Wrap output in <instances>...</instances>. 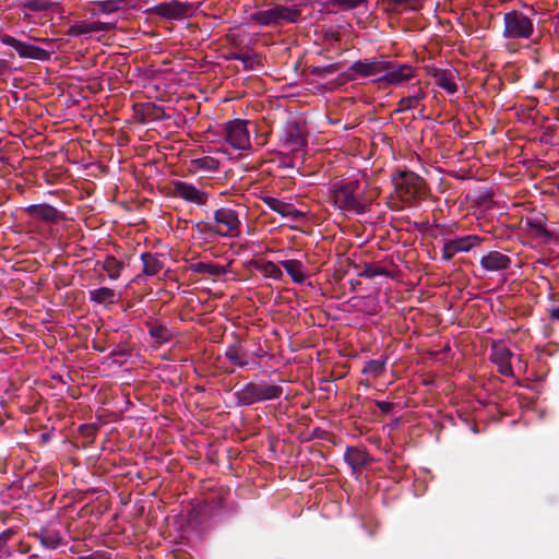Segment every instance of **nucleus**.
Instances as JSON below:
<instances>
[{
	"instance_id": "de8ad7c7",
	"label": "nucleus",
	"mask_w": 559,
	"mask_h": 559,
	"mask_svg": "<svg viewBox=\"0 0 559 559\" xmlns=\"http://www.w3.org/2000/svg\"><path fill=\"white\" fill-rule=\"evenodd\" d=\"M37 41H40L47 46H50L53 44V39L52 38H36Z\"/></svg>"
},
{
	"instance_id": "f3484780",
	"label": "nucleus",
	"mask_w": 559,
	"mask_h": 559,
	"mask_svg": "<svg viewBox=\"0 0 559 559\" xmlns=\"http://www.w3.org/2000/svg\"><path fill=\"white\" fill-rule=\"evenodd\" d=\"M480 265L487 272H500L510 267L511 259L500 251H489L481 257Z\"/></svg>"
},
{
	"instance_id": "f03ea898",
	"label": "nucleus",
	"mask_w": 559,
	"mask_h": 559,
	"mask_svg": "<svg viewBox=\"0 0 559 559\" xmlns=\"http://www.w3.org/2000/svg\"><path fill=\"white\" fill-rule=\"evenodd\" d=\"M396 195L403 202H413L418 199H425L427 188L425 180L417 174L409 170H399L392 176Z\"/></svg>"
},
{
	"instance_id": "ea45409f",
	"label": "nucleus",
	"mask_w": 559,
	"mask_h": 559,
	"mask_svg": "<svg viewBox=\"0 0 559 559\" xmlns=\"http://www.w3.org/2000/svg\"><path fill=\"white\" fill-rule=\"evenodd\" d=\"M0 41L3 45L12 47L16 51V47H19L21 40L16 39L15 37H13L11 35L3 34V35H0Z\"/></svg>"
},
{
	"instance_id": "5701e85b",
	"label": "nucleus",
	"mask_w": 559,
	"mask_h": 559,
	"mask_svg": "<svg viewBox=\"0 0 559 559\" xmlns=\"http://www.w3.org/2000/svg\"><path fill=\"white\" fill-rule=\"evenodd\" d=\"M219 168V160L212 156H202L192 158L189 162L188 170L190 174L215 173Z\"/></svg>"
},
{
	"instance_id": "1a4fd4ad",
	"label": "nucleus",
	"mask_w": 559,
	"mask_h": 559,
	"mask_svg": "<svg viewBox=\"0 0 559 559\" xmlns=\"http://www.w3.org/2000/svg\"><path fill=\"white\" fill-rule=\"evenodd\" d=\"M173 195L199 206L205 205L209 200V193L197 188L194 185L186 181L173 182Z\"/></svg>"
},
{
	"instance_id": "a18cd8bd",
	"label": "nucleus",
	"mask_w": 559,
	"mask_h": 559,
	"mask_svg": "<svg viewBox=\"0 0 559 559\" xmlns=\"http://www.w3.org/2000/svg\"><path fill=\"white\" fill-rule=\"evenodd\" d=\"M241 53H238V52H229L227 56H226V59L227 60H239L241 57H240Z\"/></svg>"
},
{
	"instance_id": "f257e3e1",
	"label": "nucleus",
	"mask_w": 559,
	"mask_h": 559,
	"mask_svg": "<svg viewBox=\"0 0 559 559\" xmlns=\"http://www.w3.org/2000/svg\"><path fill=\"white\" fill-rule=\"evenodd\" d=\"M365 187L357 179L334 182L330 188L333 204L347 214H362L368 207Z\"/></svg>"
},
{
	"instance_id": "aec40b11",
	"label": "nucleus",
	"mask_w": 559,
	"mask_h": 559,
	"mask_svg": "<svg viewBox=\"0 0 559 559\" xmlns=\"http://www.w3.org/2000/svg\"><path fill=\"white\" fill-rule=\"evenodd\" d=\"M115 28L112 23L102 21H81L70 27V34L73 36L86 35L92 33L108 32Z\"/></svg>"
},
{
	"instance_id": "e433bc0d",
	"label": "nucleus",
	"mask_w": 559,
	"mask_h": 559,
	"mask_svg": "<svg viewBox=\"0 0 559 559\" xmlns=\"http://www.w3.org/2000/svg\"><path fill=\"white\" fill-rule=\"evenodd\" d=\"M239 61L242 62L245 70H253L259 66V60L255 53L253 52H245L240 55Z\"/></svg>"
},
{
	"instance_id": "37998d69",
	"label": "nucleus",
	"mask_w": 559,
	"mask_h": 559,
	"mask_svg": "<svg viewBox=\"0 0 559 559\" xmlns=\"http://www.w3.org/2000/svg\"><path fill=\"white\" fill-rule=\"evenodd\" d=\"M382 273H383V271L379 266H368L365 270V275L368 276V277H374V276L380 275Z\"/></svg>"
},
{
	"instance_id": "4c0bfd02",
	"label": "nucleus",
	"mask_w": 559,
	"mask_h": 559,
	"mask_svg": "<svg viewBox=\"0 0 559 559\" xmlns=\"http://www.w3.org/2000/svg\"><path fill=\"white\" fill-rule=\"evenodd\" d=\"M340 69L338 64L331 63L328 66H314L311 67V73L316 75H328L333 74Z\"/></svg>"
},
{
	"instance_id": "7ed1b4c3",
	"label": "nucleus",
	"mask_w": 559,
	"mask_h": 559,
	"mask_svg": "<svg viewBox=\"0 0 559 559\" xmlns=\"http://www.w3.org/2000/svg\"><path fill=\"white\" fill-rule=\"evenodd\" d=\"M533 19L519 10H511L503 15L502 37L508 41L530 39L534 34Z\"/></svg>"
},
{
	"instance_id": "f8f14e48",
	"label": "nucleus",
	"mask_w": 559,
	"mask_h": 559,
	"mask_svg": "<svg viewBox=\"0 0 559 559\" xmlns=\"http://www.w3.org/2000/svg\"><path fill=\"white\" fill-rule=\"evenodd\" d=\"M513 353L502 342H493L491 345L490 360L498 366V371L504 377H513L511 359Z\"/></svg>"
},
{
	"instance_id": "a19ab883",
	"label": "nucleus",
	"mask_w": 559,
	"mask_h": 559,
	"mask_svg": "<svg viewBox=\"0 0 559 559\" xmlns=\"http://www.w3.org/2000/svg\"><path fill=\"white\" fill-rule=\"evenodd\" d=\"M376 405L382 413L385 414L390 413L393 408V403L388 401H376Z\"/></svg>"
},
{
	"instance_id": "4be33fe9",
	"label": "nucleus",
	"mask_w": 559,
	"mask_h": 559,
	"mask_svg": "<svg viewBox=\"0 0 559 559\" xmlns=\"http://www.w3.org/2000/svg\"><path fill=\"white\" fill-rule=\"evenodd\" d=\"M16 52L20 58L34 59V60H39V61L49 60L51 53H53V51H48L38 46L27 44L24 41H20L19 47H16Z\"/></svg>"
},
{
	"instance_id": "f704fd0d",
	"label": "nucleus",
	"mask_w": 559,
	"mask_h": 559,
	"mask_svg": "<svg viewBox=\"0 0 559 559\" xmlns=\"http://www.w3.org/2000/svg\"><path fill=\"white\" fill-rule=\"evenodd\" d=\"M124 0H106L96 2L97 10L103 14H110L120 9Z\"/></svg>"
},
{
	"instance_id": "a211bd4d",
	"label": "nucleus",
	"mask_w": 559,
	"mask_h": 559,
	"mask_svg": "<svg viewBox=\"0 0 559 559\" xmlns=\"http://www.w3.org/2000/svg\"><path fill=\"white\" fill-rule=\"evenodd\" d=\"M263 202L269 209L290 221H298L304 216L302 212L298 211L292 203L284 202L277 198L264 197Z\"/></svg>"
},
{
	"instance_id": "09e8293b",
	"label": "nucleus",
	"mask_w": 559,
	"mask_h": 559,
	"mask_svg": "<svg viewBox=\"0 0 559 559\" xmlns=\"http://www.w3.org/2000/svg\"><path fill=\"white\" fill-rule=\"evenodd\" d=\"M7 62L3 59H0V75L5 71Z\"/></svg>"
},
{
	"instance_id": "b1692460",
	"label": "nucleus",
	"mask_w": 559,
	"mask_h": 559,
	"mask_svg": "<svg viewBox=\"0 0 559 559\" xmlns=\"http://www.w3.org/2000/svg\"><path fill=\"white\" fill-rule=\"evenodd\" d=\"M280 264L285 269L294 283L302 284L307 280L308 272L301 261L288 259L281 261Z\"/></svg>"
},
{
	"instance_id": "423d86ee",
	"label": "nucleus",
	"mask_w": 559,
	"mask_h": 559,
	"mask_svg": "<svg viewBox=\"0 0 559 559\" xmlns=\"http://www.w3.org/2000/svg\"><path fill=\"white\" fill-rule=\"evenodd\" d=\"M283 389L276 384L266 382H249L238 392V400L243 405H251L258 402L278 399Z\"/></svg>"
},
{
	"instance_id": "393cba45",
	"label": "nucleus",
	"mask_w": 559,
	"mask_h": 559,
	"mask_svg": "<svg viewBox=\"0 0 559 559\" xmlns=\"http://www.w3.org/2000/svg\"><path fill=\"white\" fill-rule=\"evenodd\" d=\"M34 536L47 549H56L63 543L60 532L51 527H44L38 533H35Z\"/></svg>"
},
{
	"instance_id": "c9c22d12",
	"label": "nucleus",
	"mask_w": 559,
	"mask_h": 559,
	"mask_svg": "<svg viewBox=\"0 0 559 559\" xmlns=\"http://www.w3.org/2000/svg\"><path fill=\"white\" fill-rule=\"evenodd\" d=\"M369 0H330V5L340 8L348 11L354 10L362 4H366Z\"/></svg>"
},
{
	"instance_id": "9b49d317",
	"label": "nucleus",
	"mask_w": 559,
	"mask_h": 559,
	"mask_svg": "<svg viewBox=\"0 0 559 559\" xmlns=\"http://www.w3.org/2000/svg\"><path fill=\"white\" fill-rule=\"evenodd\" d=\"M154 12L159 17L166 20H181L189 15L192 10V4L189 2H180L173 0L169 2H162L154 7Z\"/></svg>"
},
{
	"instance_id": "cd10ccee",
	"label": "nucleus",
	"mask_w": 559,
	"mask_h": 559,
	"mask_svg": "<svg viewBox=\"0 0 559 559\" xmlns=\"http://www.w3.org/2000/svg\"><path fill=\"white\" fill-rule=\"evenodd\" d=\"M141 261L143 264V274L146 276H155L164 267V263L160 260V255L155 254V253H150V252L142 253Z\"/></svg>"
},
{
	"instance_id": "412c9836",
	"label": "nucleus",
	"mask_w": 559,
	"mask_h": 559,
	"mask_svg": "<svg viewBox=\"0 0 559 559\" xmlns=\"http://www.w3.org/2000/svg\"><path fill=\"white\" fill-rule=\"evenodd\" d=\"M412 93L402 97L397 104V111H407L420 107L421 102L426 98L425 91L419 84L412 86Z\"/></svg>"
},
{
	"instance_id": "7c9ffc66",
	"label": "nucleus",
	"mask_w": 559,
	"mask_h": 559,
	"mask_svg": "<svg viewBox=\"0 0 559 559\" xmlns=\"http://www.w3.org/2000/svg\"><path fill=\"white\" fill-rule=\"evenodd\" d=\"M546 218L544 216H537L534 218H527L526 224L528 226V230L537 238L547 239L550 234L545 227Z\"/></svg>"
},
{
	"instance_id": "dca6fc26",
	"label": "nucleus",
	"mask_w": 559,
	"mask_h": 559,
	"mask_svg": "<svg viewBox=\"0 0 559 559\" xmlns=\"http://www.w3.org/2000/svg\"><path fill=\"white\" fill-rule=\"evenodd\" d=\"M282 142L283 146L294 155L300 153L307 144L305 134L296 124L286 129Z\"/></svg>"
},
{
	"instance_id": "2eb2a0df",
	"label": "nucleus",
	"mask_w": 559,
	"mask_h": 559,
	"mask_svg": "<svg viewBox=\"0 0 559 559\" xmlns=\"http://www.w3.org/2000/svg\"><path fill=\"white\" fill-rule=\"evenodd\" d=\"M388 68V61L377 58L364 59L354 62L349 67V71L361 78L376 76L381 73L384 74V70Z\"/></svg>"
},
{
	"instance_id": "58836bf2",
	"label": "nucleus",
	"mask_w": 559,
	"mask_h": 559,
	"mask_svg": "<svg viewBox=\"0 0 559 559\" xmlns=\"http://www.w3.org/2000/svg\"><path fill=\"white\" fill-rule=\"evenodd\" d=\"M14 532L12 530H7L0 534V552H8V540L12 538Z\"/></svg>"
},
{
	"instance_id": "ddd939ff",
	"label": "nucleus",
	"mask_w": 559,
	"mask_h": 559,
	"mask_svg": "<svg viewBox=\"0 0 559 559\" xmlns=\"http://www.w3.org/2000/svg\"><path fill=\"white\" fill-rule=\"evenodd\" d=\"M226 358L235 366L240 368L249 367L252 362V356L262 358L264 353L260 349L252 354H249L243 343L240 340H236L234 344L229 345L225 353Z\"/></svg>"
},
{
	"instance_id": "6ab92c4d",
	"label": "nucleus",
	"mask_w": 559,
	"mask_h": 559,
	"mask_svg": "<svg viewBox=\"0 0 559 559\" xmlns=\"http://www.w3.org/2000/svg\"><path fill=\"white\" fill-rule=\"evenodd\" d=\"M436 84L448 94H454L457 91V72L454 69H435L431 72Z\"/></svg>"
},
{
	"instance_id": "39448f33",
	"label": "nucleus",
	"mask_w": 559,
	"mask_h": 559,
	"mask_svg": "<svg viewBox=\"0 0 559 559\" xmlns=\"http://www.w3.org/2000/svg\"><path fill=\"white\" fill-rule=\"evenodd\" d=\"M209 230L227 238H236L241 233V221L236 210L219 207L214 212V225Z\"/></svg>"
},
{
	"instance_id": "bb28decb",
	"label": "nucleus",
	"mask_w": 559,
	"mask_h": 559,
	"mask_svg": "<svg viewBox=\"0 0 559 559\" xmlns=\"http://www.w3.org/2000/svg\"><path fill=\"white\" fill-rule=\"evenodd\" d=\"M90 300L104 306H110L119 300L118 294L109 287H99L90 290Z\"/></svg>"
},
{
	"instance_id": "49530a36",
	"label": "nucleus",
	"mask_w": 559,
	"mask_h": 559,
	"mask_svg": "<svg viewBox=\"0 0 559 559\" xmlns=\"http://www.w3.org/2000/svg\"><path fill=\"white\" fill-rule=\"evenodd\" d=\"M550 318L559 321V307L551 309Z\"/></svg>"
},
{
	"instance_id": "0eeeda50",
	"label": "nucleus",
	"mask_w": 559,
	"mask_h": 559,
	"mask_svg": "<svg viewBox=\"0 0 559 559\" xmlns=\"http://www.w3.org/2000/svg\"><path fill=\"white\" fill-rule=\"evenodd\" d=\"M225 139L236 150L247 151L251 147L247 121L236 119L225 124Z\"/></svg>"
},
{
	"instance_id": "2f4dec72",
	"label": "nucleus",
	"mask_w": 559,
	"mask_h": 559,
	"mask_svg": "<svg viewBox=\"0 0 559 559\" xmlns=\"http://www.w3.org/2000/svg\"><path fill=\"white\" fill-rule=\"evenodd\" d=\"M345 461L355 469L367 463L366 453L357 448H348L345 454Z\"/></svg>"
},
{
	"instance_id": "20e7f679",
	"label": "nucleus",
	"mask_w": 559,
	"mask_h": 559,
	"mask_svg": "<svg viewBox=\"0 0 559 559\" xmlns=\"http://www.w3.org/2000/svg\"><path fill=\"white\" fill-rule=\"evenodd\" d=\"M301 14L300 9L297 5H282L273 4L266 9L259 10L251 14V20L261 25H278L284 22L295 23L298 21Z\"/></svg>"
},
{
	"instance_id": "c756f323",
	"label": "nucleus",
	"mask_w": 559,
	"mask_h": 559,
	"mask_svg": "<svg viewBox=\"0 0 559 559\" xmlns=\"http://www.w3.org/2000/svg\"><path fill=\"white\" fill-rule=\"evenodd\" d=\"M191 271L200 274H209L213 276H221L227 273L226 266L218 265L214 262H195L190 265Z\"/></svg>"
},
{
	"instance_id": "8fccbe9b",
	"label": "nucleus",
	"mask_w": 559,
	"mask_h": 559,
	"mask_svg": "<svg viewBox=\"0 0 559 559\" xmlns=\"http://www.w3.org/2000/svg\"><path fill=\"white\" fill-rule=\"evenodd\" d=\"M557 191L555 192V201L556 203L559 205V182L557 183V187H556Z\"/></svg>"
},
{
	"instance_id": "c03bdc74",
	"label": "nucleus",
	"mask_w": 559,
	"mask_h": 559,
	"mask_svg": "<svg viewBox=\"0 0 559 559\" xmlns=\"http://www.w3.org/2000/svg\"><path fill=\"white\" fill-rule=\"evenodd\" d=\"M226 38H227V41H228L229 44H233V45H235V46H239V44H240V43H239V40H238V35H237L236 33H230V32H229V33L226 35Z\"/></svg>"
},
{
	"instance_id": "4468645a",
	"label": "nucleus",
	"mask_w": 559,
	"mask_h": 559,
	"mask_svg": "<svg viewBox=\"0 0 559 559\" xmlns=\"http://www.w3.org/2000/svg\"><path fill=\"white\" fill-rule=\"evenodd\" d=\"M25 212L31 217L46 224H58L64 218L62 212L47 203L28 205Z\"/></svg>"
},
{
	"instance_id": "473e14b6",
	"label": "nucleus",
	"mask_w": 559,
	"mask_h": 559,
	"mask_svg": "<svg viewBox=\"0 0 559 559\" xmlns=\"http://www.w3.org/2000/svg\"><path fill=\"white\" fill-rule=\"evenodd\" d=\"M385 369V361L380 359H372L369 360L364 369L362 372L369 376H372L373 378L380 377Z\"/></svg>"
},
{
	"instance_id": "79ce46f5",
	"label": "nucleus",
	"mask_w": 559,
	"mask_h": 559,
	"mask_svg": "<svg viewBox=\"0 0 559 559\" xmlns=\"http://www.w3.org/2000/svg\"><path fill=\"white\" fill-rule=\"evenodd\" d=\"M78 559H110L106 552L95 551L88 556H81Z\"/></svg>"
},
{
	"instance_id": "9d476101",
	"label": "nucleus",
	"mask_w": 559,
	"mask_h": 559,
	"mask_svg": "<svg viewBox=\"0 0 559 559\" xmlns=\"http://www.w3.org/2000/svg\"><path fill=\"white\" fill-rule=\"evenodd\" d=\"M416 69L408 63H393L388 61V68L384 74L378 79L380 82H385L391 85H400L404 82L412 80L415 76Z\"/></svg>"
},
{
	"instance_id": "a878e982",
	"label": "nucleus",
	"mask_w": 559,
	"mask_h": 559,
	"mask_svg": "<svg viewBox=\"0 0 559 559\" xmlns=\"http://www.w3.org/2000/svg\"><path fill=\"white\" fill-rule=\"evenodd\" d=\"M394 13L417 12L423 9L426 0H383Z\"/></svg>"
},
{
	"instance_id": "c85d7f7f",
	"label": "nucleus",
	"mask_w": 559,
	"mask_h": 559,
	"mask_svg": "<svg viewBox=\"0 0 559 559\" xmlns=\"http://www.w3.org/2000/svg\"><path fill=\"white\" fill-rule=\"evenodd\" d=\"M102 269L107 273L111 281L120 277L124 269V263L116 259L114 255H107L102 262H98Z\"/></svg>"
},
{
	"instance_id": "6e6552de",
	"label": "nucleus",
	"mask_w": 559,
	"mask_h": 559,
	"mask_svg": "<svg viewBox=\"0 0 559 559\" xmlns=\"http://www.w3.org/2000/svg\"><path fill=\"white\" fill-rule=\"evenodd\" d=\"M481 242L483 238L477 235H466L448 240L442 247V259L444 261H450L455 254L468 252L472 249L479 247Z\"/></svg>"
},
{
	"instance_id": "72a5a7b5",
	"label": "nucleus",
	"mask_w": 559,
	"mask_h": 559,
	"mask_svg": "<svg viewBox=\"0 0 559 559\" xmlns=\"http://www.w3.org/2000/svg\"><path fill=\"white\" fill-rule=\"evenodd\" d=\"M260 270L264 276L273 278L275 281H280L283 277V272L281 267L272 261H266L262 263Z\"/></svg>"
}]
</instances>
